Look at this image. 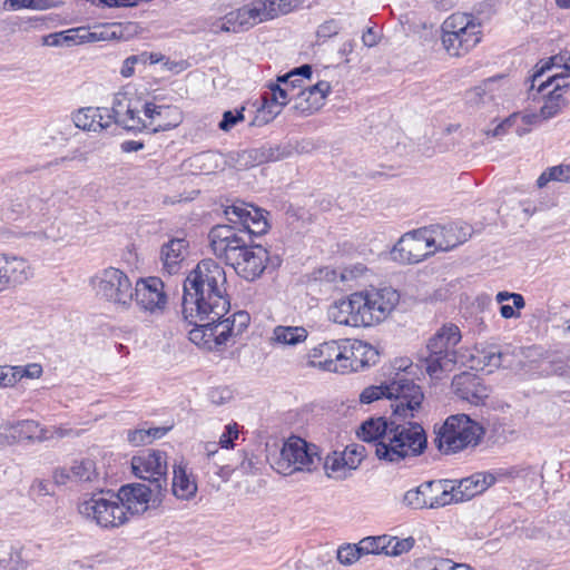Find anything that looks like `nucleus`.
I'll return each mask as SVG.
<instances>
[{
    "label": "nucleus",
    "instance_id": "obj_1",
    "mask_svg": "<svg viewBox=\"0 0 570 570\" xmlns=\"http://www.w3.org/2000/svg\"><path fill=\"white\" fill-rule=\"evenodd\" d=\"M225 285V271L213 259L200 261L184 282L181 314L195 326L189 331V340L208 351L234 344V338L249 324V315L244 311L224 318L230 307Z\"/></svg>",
    "mask_w": 570,
    "mask_h": 570
},
{
    "label": "nucleus",
    "instance_id": "obj_2",
    "mask_svg": "<svg viewBox=\"0 0 570 570\" xmlns=\"http://www.w3.org/2000/svg\"><path fill=\"white\" fill-rule=\"evenodd\" d=\"M392 413V426L375 449V455L385 463L399 464L410 461L424 453L428 448V436L423 426L411 421L415 416Z\"/></svg>",
    "mask_w": 570,
    "mask_h": 570
},
{
    "label": "nucleus",
    "instance_id": "obj_3",
    "mask_svg": "<svg viewBox=\"0 0 570 570\" xmlns=\"http://www.w3.org/2000/svg\"><path fill=\"white\" fill-rule=\"evenodd\" d=\"M382 397L391 401L392 413L400 416L412 415V411H419L424 394L420 385L400 374L390 384L368 386L360 394V401L364 404H370Z\"/></svg>",
    "mask_w": 570,
    "mask_h": 570
},
{
    "label": "nucleus",
    "instance_id": "obj_4",
    "mask_svg": "<svg viewBox=\"0 0 570 570\" xmlns=\"http://www.w3.org/2000/svg\"><path fill=\"white\" fill-rule=\"evenodd\" d=\"M481 23L468 13L455 12L441 26V41L451 57H462L481 41Z\"/></svg>",
    "mask_w": 570,
    "mask_h": 570
},
{
    "label": "nucleus",
    "instance_id": "obj_5",
    "mask_svg": "<svg viewBox=\"0 0 570 570\" xmlns=\"http://www.w3.org/2000/svg\"><path fill=\"white\" fill-rule=\"evenodd\" d=\"M461 332L454 324L443 325L428 342L426 355L423 358L425 370L432 379L451 372L456 363V345L461 341Z\"/></svg>",
    "mask_w": 570,
    "mask_h": 570
},
{
    "label": "nucleus",
    "instance_id": "obj_6",
    "mask_svg": "<svg viewBox=\"0 0 570 570\" xmlns=\"http://www.w3.org/2000/svg\"><path fill=\"white\" fill-rule=\"evenodd\" d=\"M484 435L483 426L465 414L451 415L436 433V448L444 454L475 448Z\"/></svg>",
    "mask_w": 570,
    "mask_h": 570
},
{
    "label": "nucleus",
    "instance_id": "obj_7",
    "mask_svg": "<svg viewBox=\"0 0 570 570\" xmlns=\"http://www.w3.org/2000/svg\"><path fill=\"white\" fill-rule=\"evenodd\" d=\"M354 297L364 327L384 322L400 303V294L392 287H372L355 292Z\"/></svg>",
    "mask_w": 570,
    "mask_h": 570
},
{
    "label": "nucleus",
    "instance_id": "obj_8",
    "mask_svg": "<svg viewBox=\"0 0 570 570\" xmlns=\"http://www.w3.org/2000/svg\"><path fill=\"white\" fill-rule=\"evenodd\" d=\"M320 460L314 445L298 436H291L284 442L273 466L278 473L289 475L296 471H312Z\"/></svg>",
    "mask_w": 570,
    "mask_h": 570
},
{
    "label": "nucleus",
    "instance_id": "obj_9",
    "mask_svg": "<svg viewBox=\"0 0 570 570\" xmlns=\"http://www.w3.org/2000/svg\"><path fill=\"white\" fill-rule=\"evenodd\" d=\"M97 296L122 308H128L134 298L132 285L127 274L108 267L91 278Z\"/></svg>",
    "mask_w": 570,
    "mask_h": 570
},
{
    "label": "nucleus",
    "instance_id": "obj_10",
    "mask_svg": "<svg viewBox=\"0 0 570 570\" xmlns=\"http://www.w3.org/2000/svg\"><path fill=\"white\" fill-rule=\"evenodd\" d=\"M456 499L454 482L436 480L422 483L404 494V503L413 509H436L451 504Z\"/></svg>",
    "mask_w": 570,
    "mask_h": 570
},
{
    "label": "nucleus",
    "instance_id": "obj_11",
    "mask_svg": "<svg viewBox=\"0 0 570 570\" xmlns=\"http://www.w3.org/2000/svg\"><path fill=\"white\" fill-rule=\"evenodd\" d=\"M79 512L101 528H116L127 522L128 517L116 495L107 499L102 493L92 494L79 504Z\"/></svg>",
    "mask_w": 570,
    "mask_h": 570
},
{
    "label": "nucleus",
    "instance_id": "obj_12",
    "mask_svg": "<svg viewBox=\"0 0 570 570\" xmlns=\"http://www.w3.org/2000/svg\"><path fill=\"white\" fill-rule=\"evenodd\" d=\"M267 259L268 253L265 248L249 246L247 243L230 252L225 263L230 265L244 279L255 281L266 268Z\"/></svg>",
    "mask_w": 570,
    "mask_h": 570
},
{
    "label": "nucleus",
    "instance_id": "obj_13",
    "mask_svg": "<svg viewBox=\"0 0 570 570\" xmlns=\"http://www.w3.org/2000/svg\"><path fill=\"white\" fill-rule=\"evenodd\" d=\"M134 474L149 482L156 491H163L167 485L166 453L159 450H146L131 459Z\"/></svg>",
    "mask_w": 570,
    "mask_h": 570
},
{
    "label": "nucleus",
    "instance_id": "obj_14",
    "mask_svg": "<svg viewBox=\"0 0 570 570\" xmlns=\"http://www.w3.org/2000/svg\"><path fill=\"white\" fill-rule=\"evenodd\" d=\"M433 253L428 228H424L405 233L391 250V257L402 264H416Z\"/></svg>",
    "mask_w": 570,
    "mask_h": 570
},
{
    "label": "nucleus",
    "instance_id": "obj_15",
    "mask_svg": "<svg viewBox=\"0 0 570 570\" xmlns=\"http://www.w3.org/2000/svg\"><path fill=\"white\" fill-rule=\"evenodd\" d=\"M307 364L333 373H347L351 365L346 363L345 341H328L313 347L307 353Z\"/></svg>",
    "mask_w": 570,
    "mask_h": 570
},
{
    "label": "nucleus",
    "instance_id": "obj_16",
    "mask_svg": "<svg viewBox=\"0 0 570 570\" xmlns=\"http://www.w3.org/2000/svg\"><path fill=\"white\" fill-rule=\"evenodd\" d=\"M229 223L237 225L242 234H246L247 243L252 236L263 235L268 229V223L264 212L253 205L236 203L225 209Z\"/></svg>",
    "mask_w": 570,
    "mask_h": 570
},
{
    "label": "nucleus",
    "instance_id": "obj_17",
    "mask_svg": "<svg viewBox=\"0 0 570 570\" xmlns=\"http://www.w3.org/2000/svg\"><path fill=\"white\" fill-rule=\"evenodd\" d=\"M134 296L137 306L150 314H163L168 302L165 284L159 277L150 276L136 282Z\"/></svg>",
    "mask_w": 570,
    "mask_h": 570
},
{
    "label": "nucleus",
    "instance_id": "obj_18",
    "mask_svg": "<svg viewBox=\"0 0 570 570\" xmlns=\"http://www.w3.org/2000/svg\"><path fill=\"white\" fill-rule=\"evenodd\" d=\"M28 210L31 222L35 223V229L23 233L31 244H41L46 240H57L58 236L53 233V224L49 223L48 204L36 196L28 199Z\"/></svg>",
    "mask_w": 570,
    "mask_h": 570
},
{
    "label": "nucleus",
    "instance_id": "obj_19",
    "mask_svg": "<svg viewBox=\"0 0 570 570\" xmlns=\"http://www.w3.org/2000/svg\"><path fill=\"white\" fill-rule=\"evenodd\" d=\"M160 493L150 484L131 483L122 485L116 497L126 513L140 514L148 510L151 498Z\"/></svg>",
    "mask_w": 570,
    "mask_h": 570
},
{
    "label": "nucleus",
    "instance_id": "obj_20",
    "mask_svg": "<svg viewBox=\"0 0 570 570\" xmlns=\"http://www.w3.org/2000/svg\"><path fill=\"white\" fill-rule=\"evenodd\" d=\"M428 232L433 250L446 252L466 242L472 228L466 224L453 223L446 226H432Z\"/></svg>",
    "mask_w": 570,
    "mask_h": 570
},
{
    "label": "nucleus",
    "instance_id": "obj_21",
    "mask_svg": "<svg viewBox=\"0 0 570 570\" xmlns=\"http://www.w3.org/2000/svg\"><path fill=\"white\" fill-rule=\"evenodd\" d=\"M31 276V266L24 258L0 254V293L23 284Z\"/></svg>",
    "mask_w": 570,
    "mask_h": 570
},
{
    "label": "nucleus",
    "instance_id": "obj_22",
    "mask_svg": "<svg viewBox=\"0 0 570 570\" xmlns=\"http://www.w3.org/2000/svg\"><path fill=\"white\" fill-rule=\"evenodd\" d=\"M142 112L146 128L155 132L170 130L183 121V112L176 106H159L154 102H146Z\"/></svg>",
    "mask_w": 570,
    "mask_h": 570
},
{
    "label": "nucleus",
    "instance_id": "obj_23",
    "mask_svg": "<svg viewBox=\"0 0 570 570\" xmlns=\"http://www.w3.org/2000/svg\"><path fill=\"white\" fill-rule=\"evenodd\" d=\"M209 238L213 252L224 261L230 252L247 244L246 234H242L237 225H218L210 230Z\"/></svg>",
    "mask_w": 570,
    "mask_h": 570
},
{
    "label": "nucleus",
    "instance_id": "obj_24",
    "mask_svg": "<svg viewBox=\"0 0 570 570\" xmlns=\"http://www.w3.org/2000/svg\"><path fill=\"white\" fill-rule=\"evenodd\" d=\"M331 91L327 81H317L315 85L299 89L295 96L293 109L301 115H311L322 108L326 96Z\"/></svg>",
    "mask_w": 570,
    "mask_h": 570
},
{
    "label": "nucleus",
    "instance_id": "obj_25",
    "mask_svg": "<svg viewBox=\"0 0 570 570\" xmlns=\"http://www.w3.org/2000/svg\"><path fill=\"white\" fill-rule=\"evenodd\" d=\"M454 393L471 404L479 405L489 396V389L473 373L463 372L452 381Z\"/></svg>",
    "mask_w": 570,
    "mask_h": 570
},
{
    "label": "nucleus",
    "instance_id": "obj_26",
    "mask_svg": "<svg viewBox=\"0 0 570 570\" xmlns=\"http://www.w3.org/2000/svg\"><path fill=\"white\" fill-rule=\"evenodd\" d=\"M269 91L264 95V105L262 112L269 114V118L266 121L273 119L279 114L282 107L287 105L291 100L295 102V96L297 92H291L288 78L283 75L277 77V82L268 86Z\"/></svg>",
    "mask_w": 570,
    "mask_h": 570
},
{
    "label": "nucleus",
    "instance_id": "obj_27",
    "mask_svg": "<svg viewBox=\"0 0 570 570\" xmlns=\"http://www.w3.org/2000/svg\"><path fill=\"white\" fill-rule=\"evenodd\" d=\"M271 7L266 4L265 0H252L240 8L233 10L235 18L240 24L243 31L253 28L254 26L272 20Z\"/></svg>",
    "mask_w": 570,
    "mask_h": 570
},
{
    "label": "nucleus",
    "instance_id": "obj_28",
    "mask_svg": "<svg viewBox=\"0 0 570 570\" xmlns=\"http://www.w3.org/2000/svg\"><path fill=\"white\" fill-rule=\"evenodd\" d=\"M235 168L243 170L278 159L277 150L268 146L253 147L229 154Z\"/></svg>",
    "mask_w": 570,
    "mask_h": 570
},
{
    "label": "nucleus",
    "instance_id": "obj_29",
    "mask_svg": "<svg viewBox=\"0 0 570 570\" xmlns=\"http://www.w3.org/2000/svg\"><path fill=\"white\" fill-rule=\"evenodd\" d=\"M346 363L351 365L350 372L374 365L379 360V352L363 341H345Z\"/></svg>",
    "mask_w": 570,
    "mask_h": 570
},
{
    "label": "nucleus",
    "instance_id": "obj_30",
    "mask_svg": "<svg viewBox=\"0 0 570 570\" xmlns=\"http://www.w3.org/2000/svg\"><path fill=\"white\" fill-rule=\"evenodd\" d=\"M328 318L340 325L354 327L362 326L354 293H352L346 299L333 303L328 308Z\"/></svg>",
    "mask_w": 570,
    "mask_h": 570
},
{
    "label": "nucleus",
    "instance_id": "obj_31",
    "mask_svg": "<svg viewBox=\"0 0 570 570\" xmlns=\"http://www.w3.org/2000/svg\"><path fill=\"white\" fill-rule=\"evenodd\" d=\"M188 254V242L185 238H173L164 244L160 252V259L164 269L168 274H175L180 268Z\"/></svg>",
    "mask_w": 570,
    "mask_h": 570
},
{
    "label": "nucleus",
    "instance_id": "obj_32",
    "mask_svg": "<svg viewBox=\"0 0 570 570\" xmlns=\"http://www.w3.org/2000/svg\"><path fill=\"white\" fill-rule=\"evenodd\" d=\"M513 354L518 358L517 366L527 373L546 374L542 370L549 368L551 362L543 357V351L539 346L519 347Z\"/></svg>",
    "mask_w": 570,
    "mask_h": 570
},
{
    "label": "nucleus",
    "instance_id": "obj_33",
    "mask_svg": "<svg viewBox=\"0 0 570 570\" xmlns=\"http://www.w3.org/2000/svg\"><path fill=\"white\" fill-rule=\"evenodd\" d=\"M391 426L392 415L389 419L385 416L370 417L360 425L357 436L364 442L373 443L375 450L376 445L383 442V438H385Z\"/></svg>",
    "mask_w": 570,
    "mask_h": 570
},
{
    "label": "nucleus",
    "instance_id": "obj_34",
    "mask_svg": "<svg viewBox=\"0 0 570 570\" xmlns=\"http://www.w3.org/2000/svg\"><path fill=\"white\" fill-rule=\"evenodd\" d=\"M226 160L217 151H204L190 157L187 167L195 175H210L225 168Z\"/></svg>",
    "mask_w": 570,
    "mask_h": 570
},
{
    "label": "nucleus",
    "instance_id": "obj_35",
    "mask_svg": "<svg viewBox=\"0 0 570 570\" xmlns=\"http://www.w3.org/2000/svg\"><path fill=\"white\" fill-rule=\"evenodd\" d=\"M104 115L102 108H81L72 115V121L77 128L97 132L109 128Z\"/></svg>",
    "mask_w": 570,
    "mask_h": 570
},
{
    "label": "nucleus",
    "instance_id": "obj_36",
    "mask_svg": "<svg viewBox=\"0 0 570 570\" xmlns=\"http://www.w3.org/2000/svg\"><path fill=\"white\" fill-rule=\"evenodd\" d=\"M197 491V484L186 471V468L181 464L174 466L173 476V493L179 498L188 500L195 495Z\"/></svg>",
    "mask_w": 570,
    "mask_h": 570
},
{
    "label": "nucleus",
    "instance_id": "obj_37",
    "mask_svg": "<svg viewBox=\"0 0 570 570\" xmlns=\"http://www.w3.org/2000/svg\"><path fill=\"white\" fill-rule=\"evenodd\" d=\"M308 333L303 326L278 325L273 331L272 341L275 344L295 346L306 341Z\"/></svg>",
    "mask_w": 570,
    "mask_h": 570
},
{
    "label": "nucleus",
    "instance_id": "obj_38",
    "mask_svg": "<svg viewBox=\"0 0 570 570\" xmlns=\"http://www.w3.org/2000/svg\"><path fill=\"white\" fill-rule=\"evenodd\" d=\"M483 491H485L483 474L475 473L461 480L458 485L454 484V494H456L454 502L468 501Z\"/></svg>",
    "mask_w": 570,
    "mask_h": 570
},
{
    "label": "nucleus",
    "instance_id": "obj_39",
    "mask_svg": "<svg viewBox=\"0 0 570 570\" xmlns=\"http://www.w3.org/2000/svg\"><path fill=\"white\" fill-rule=\"evenodd\" d=\"M14 433L22 440L31 441H45L50 439L52 435H48V430L40 426V424L33 420H24L13 428Z\"/></svg>",
    "mask_w": 570,
    "mask_h": 570
},
{
    "label": "nucleus",
    "instance_id": "obj_40",
    "mask_svg": "<svg viewBox=\"0 0 570 570\" xmlns=\"http://www.w3.org/2000/svg\"><path fill=\"white\" fill-rule=\"evenodd\" d=\"M537 70L532 76V85L531 89L535 86L538 81H540L541 77L549 70L552 69H561L567 70V68H570V59L569 56L566 57L562 53L552 56L546 60H540L537 66Z\"/></svg>",
    "mask_w": 570,
    "mask_h": 570
},
{
    "label": "nucleus",
    "instance_id": "obj_41",
    "mask_svg": "<svg viewBox=\"0 0 570 570\" xmlns=\"http://www.w3.org/2000/svg\"><path fill=\"white\" fill-rule=\"evenodd\" d=\"M347 460L345 459L343 452L334 451L328 454L324 461V470L330 478L334 479H345L348 475L350 468L345 464Z\"/></svg>",
    "mask_w": 570,
    "mask_h": 570
},
{
    "label": "nucleus",
    "instance_id": "obj_42",
    "mask_svg": "<svg viewBox=\"0 0 570 570\" xmlns=\"http://www.w3.org/2000/svg\"><path fill=\"white\" fill-rule=\"evenodd\" d=\"M132 100L125 92H117L114 97L111 109L102 108L104 117L107 120L108 127L112 124H118L120 118L126 114V109L130 107Z\"/></svg>",
    "mask_w": 570,
    "mask_h": 570
},
{
    "label": "nucleus",
    "instance_id": "obj_43",
    "mask_svg": "<svg viewBox=\"0 0 570 570\" xmlns=\"http://www.w3.org/2000/svg\"><path fill=\"white\" fill-rule=\"evenodd\" d=\"M70 472L72 473V481L76 482H94L99 476L96 463L90 459L75 461Z\"/></svg>",
    "mask_w": 570,
    "mask_h": 570
},
{
    "label": "nucleus",
    "instance_id": "obj_44",
    "mask_svg": "<svg viewBox=\"0 0 570 570\" xmlns=\"http://www.w3.org/2000/svg\"><path fill=\"white\" fill-rule=\"evenodd\" d=\"M399 537H363L360 541L361 550L364 554H385V550H387L393 540Z\"/></svg>",
    "mask_w": 570,
    "mask_h": 570
},
{
    "label": "nucleus",
    "instance_id": "obj_45",
    "mask_svg": "<svg viewBox=\"0 0 570 570\" xmlns=\"http://www.w3.org/2000/svg\"><path fill=\"white\" fill-rule=\"evenodd\" d=\"M566 106V100L561 94L549 91L542 107L540 108L541 120H548L557 116Z\"/></svg>",
    "mask_w": 570,
    "mask_h": 570
},
{
    "label": "nucleus",
    "instance_id": "obj_46",
    "mask_svg": "<svg viewBox=\"0 0 570 570\" xmlns=\"http://www.w3.org/2000/svg\"><path fill=\"white\" fill-rule=\"evenodd\" d=\"M145 116H140V110L136 104H131L126 114L120 118L118 125L122 126L127 130H141L146 128Z\"/></svg>",
    "mask_w": 570,
    "mask_h": 570
},
{
    "label": "nucleus",
    "instance_id": "obj_47",
    "mask_svg": "<svg viewBox=\"0 0 570 570\" xmlns=\"http://www.w3.org/2000/svg\"><path fill=\"white\" fill-rule=\"evenodd\" d=\"M337 560L345 566H350L357 561L364 553L361 550L360 542L357 544L342 546L336 551Z\"/></svg>",
    "mask_w": 570,
    "mask_h": 570
},
{
    "label": "nucleus",
    "instance_id": "obj_48",
    "mask_svg": "<svg viewBox=\"0 0 570 570\" xmlns=\"http://www.w3.org/2000/svg\"><path fill=\"white\" fill-rule=\"evenodd\" d=\"M72 30L66 32H55L46 36L43 38V43L50 47H59V46H71L78 43V36L72 33Z\"/></svg>",
    "mask_w": 570,
    "mask_h": 570
},
{
    "label": "nucleus",
    "instance_id": "obj_49",
    "mask_svg": "<svg viewBox=\"0 0 570 570\" xmlns=\"http://www.w3.org/2000/svg\"><path fill=\"white\" fill-rule=\"evenodd\" d=\"M343 454L347 462L350 470H355L365 456V448L360 444H351L345 448Z\"/></svg>",
    "mask_w": 570,
    "mask_h": 570
},
{
    "label": "nucleus",
    "instance_id": "obj_50",
    "mask_svg": "<svg viewBox=\"0 0 570 570\" xmlns=\"http://www.w3.org/2000/svg\"><path fill=\"white\" fill-rule=\"evenodd\" d=\"M244 107L238 110H226L218 124V128L225 132L232 130L237 124L244 121Z\"/></svg>",
    "mask_w": 570,
    "mask_h": 570
},
{
    "label": "nucleus",
    "instance_id": "obj_51",
    "mask_svg": "<svg viewBox=\"0 0 570 570\" xmlns=\"http://www.w3.org/2000/svg\"><path fill=\"white\" fill-rule=\"evenodd\" d=\"M507 356V353H502L495 348H490L481 353V362L484 367H489V372H492L493 368H498L502 365Z\"/></svg>",
    "mask_w": 570,
    "mask_h": 570
},
{
    "label": "nucleus",
    "instance_id": "obj_52",
    "mask_svg": "<svg viewBox=\"0 0 570 570\" xmlns=\"http://www.w3.org/2000/svg\"><path fill=\"white\" fill-rule=\"evenodd\" d=\"M267 7L269 6L273 19L279 14H286L297 7V0H265Z\"/></svg>",
    "mask_w": 570,
    "mask_h": 570
},
{
    "label": "nucleus",
    "instance_id": "obj_53",
    "mask_svg": "<svg viewBox=\"0 0 570 570\" xmlns=\"http://www.w3.org/2000/svg\"><path fill=\"white\" fill-rule=\"evenodd\" d=\"M6 4L12 10L19 9H33V10H46L49 8L48 0H6Z\"/></svg>",
    "mask_w": 570,
    "mask_h": 570
},
{
    "label": "nucleus",
    "instance_id": "obj_54",
    "mask_svg": "<svg viewBox=\"0 0 570 570\" xmlns=\"http://www.w3.org/2000/svg\"><path fill=\"white\" fill-rule=\"evenodd\" d=\"M546 374H556L564 377L570 383V356L566 360L551 361L549 368L542 370Z\"/></svg>",
    "mask_w": 570,
    "mask_h": 570
},
{
    "label": "nucleus",
    "instance_id": "obj_55",
    "mask_svg": "<svg viewBox=\"0 0 570 570\" xmlns=\"http://www.w3.org/2000/svg\"><path fill=\"white\" fill-rule=\"evenodd\" d=\"M22 548L14 549L11 548V551L9 552V558H1L0 562H6V567L9 568V570H22L27 568V561L23 558L22 554Z\"/></svg>",
    "mask_w": 570,
    "mask_h": 570
},
{
    "label": "nucleus",
    "instance_id": "obj_56",
    "mask_svg": "<svg viewBox=\"0 0 570 570\" xmlns=\"http://www.w3.org/2000/svg\"><path fill=\"white\" fill-rule=\"evenodd\" d=\"M414 546V538L413 537H405L402 540L395 539L391 543V547L385 550V556H393L397 557L402 553H405L410 551Z\"/></svg>",
    "mask_w": 570,
    "mask_h": 570
},
{
    "label": "nucleus",
    "instance_id": "obj_57",
    "mask_svg": "<svg viewBox=\"0 0 570 570\" xmlns=\"http://www.w3.org/2000/svg\"><path fill=\"white\" fill-rule=\"evenodd\" d=\"M208 397L213 404L224 405L234 397V394L228 386H217L209 391Z\"/></svg>",
    "mask_w": 570,
    "mask_h": 570
},
{
    "label": "nucleus",
    "instance_id": "obj_58",
    "mask_svg": "<svg viewBox=\"0 0 570 570\" xmlns=\"http://www.w3.org/2000/svg\"><path fill=\"white\" fill-rule=\"evenodd\" d=\"M17 374V383L22 377L39 379L42 375V366L38 363H31L26 366H14Z\"/></svg>",
    "mask_w": 570,
    "mask_h": 570
},
{
    "label": "nucleus",
    "instance_id": "obj_59",
    "mask_svg": "<svg viewBox=\"0 0 570 570\" xmlns=\"http://www.w3.org/2000/svg\"><path fill=\"white\" fill-rule=\"evenodd\" d=\"M235 18V14L233 11L226 13L223 18L217 19L216 23H220V31L222 32H242L243 29L238 21Z\"/></svg>",
    "mask_w": 570,
    "mask_h": 570
},
{
    "label": "nucleus",
    "instance_id": "obj_60",
    "mask_svg": "<svg viewBox=\"0 0 570 570\" xmlns=\"http://www.w3.org/2000/svg\"><path fill=\"white\" fill-rule=\"evenodd\" d=\"M239 431L236 423L225 426V431L219 438V445L223 449L233 448V442L238 438Z\"/></svg>",
    "mask_w": 570,
    "mask_h": 570
},
{
    "label": "nucleus",
    "instance_id": "obj_61",
    "mask_svg": "<svg viewBox=\"0 0 570 570\" xmlns=\"http://www.w3.org/2000/svg\"><path fill=\"white\" fill-rule=\"evenodd\" d=\"M492 83V80L484 82L482 86H478L466 92V100L471 105L484 104V97L487 96V87Z\"/></svg>",
    "mask_w": 570,
    "mask_h": 570
},
{
    "label": "nucleus",
    "instance_id": "obj_62",
    "mask_svg": "<svg viewBox=\"0 0 570 570\" xmlns=\"http://www.w3.org/2000/svg\"><path fill=\"white\" fill-rule=\"evenodd\" d=\"M340 29V23L335 19H330L318 26L316 33L318 38H331L337 35Z\"/></svg>",
    "mask_w": 570,
    "mask_h": 570
},
{
    "label": "nucleus",
    "instance_id": "obj_63",
    "mask_svg": "<svg viewBox=\"0 0 570 570\" xmlns=\"http://www.w3.org/2000/svg\"><path fill=\"white\" fill-rule=\"evenodd\" d=\"M17 383L14 366L0 365V387L13 386Z\"/></svg>",
    "mask_w": 570,
    "mask_h": 570
},
{
    "label": "nucleus",
    "instance_id": "obj_64",
    "mask_svg": "<svg viewBox=\"0 0 570 570\" xmlns=\"http://www.w3.org/2000/svg\"><path fill=\"white\" fill-rule=\"evenodd\" d=\"M149 432L146 429H136L128 431L127 440L134 446H141L149 444Z\"/></svg>",
    "mask_w": 570,
    "mask_h": 570
}]
</instances>
